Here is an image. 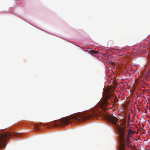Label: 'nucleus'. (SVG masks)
Instances as JSON below:
<instances>
[{
  "label": "nucleus",
  "mask_w": 150,
  "mask_h": 150,
  "mask_svg": "<svg viewBox=\"0 0 150 150\" xmlns=\"http://www.w3.org/2000/svg\"><path fill=\"white\" fill-rule=\"evenodd\" d=\"M109 104L105 98L103 99L100 101L93 110H91L86 113H79L69 117H66L56 121L52 123L55 126H59L70 123L75 121L82 122L83 120L88 119L92 117L97 116L98 115L99 112L98 108L101 110L106 109Z\"/></svg>",
  "instance_id": "nucleus-1"
},
{
  "label": "nucleus",
  "mask_w": 150,
  "mask_h": 150,
  "mask_svg": "<svg viewBox=\"0 0 150 150\" xmlns=\"http://www.w3.org/2000/svg\"><path fill=\"white\" fill-rule=\"evenodd\" d=\"M105 117L110 122L114 124L116 126L118 134V137L119 140V150H126L125 145L129 148L131 146L129 144L130 143L129 137H131V129H129L127 135L126 139L125 138L124 129L123 127H122L117 124V119L113 116H110L106 115Z\"/></svg>",
  "instance_id": "nucleus-2"
},
{
  "label": "nucleus",
  "mask_w": 150,
  "mask_h": 150,
  "mask_svg": "<svg viewBox=\"0 0 150 150\" xmlns=\"http://www.w3.org/2000/svg\"><path fill=\"white\" fill-rule=\"evenodd\" d=\"M11 134L6 133L0 134V148L4 147L6 146L4 142L8 138Z\"/></svg>",
  "instance_id": "nucleus-3"
},
{
  "label": "nucleus",
  "mask_w": 150,
  "mask_h": 150,
  "mask_svg": "<svg viewBox=\"0 0 150 150\" xmlns=\"http://www.w3.org/2000/svg\"><path fill=\"white\" fill-rule=\"evenodd\" d=\"M137 127V125L132 124V134L133 133H137L138 130Z\"/></svg>",
  "instance_id": "nucleus-4"
},
{
  "label": "nucleus",
  "mask_w": 150,
  "mask_h": 150,
  "mask_svg": "<svg viewBox=\"0 0 150 150\" xmlns=\"http://www.w3.org/2000/svg\"><path fill=\"white\" fill-rule=\"evenodd\" d=\"M130 115H129V116H128V117L127 118V126L128 127H129V126L131 125L130 124Z\"/></svg>",
  "instance_id": "nucleus-5"
},
{
  "label": "nucleus",
  "mask_w": 150,
  "mask_h": 150,
  "mask_svg": "<svg viewBox=\"0 0 150 150\" xmlns=\"http://www.w3.org/2000/svg\"><path fill=\"white\" fill-rule=\"evenodd\" d=\"M93 52L95 54H96V53H97V52H96V51H93Z\"/></svg>",
  "instance_id": "nucleus-6"
},
{
  "label": "nucleus",
  "mask_w": 150,
  "mask_h": 150,
  "mask_svg": "<svg viewBox=\"0 0 150 150\" xmlns=\"http://www.w3.org/2000/svg\"><path fill=\"white\" fill-rule=\"evenodd\" d=\"M132 150H134V148L133 147L132 145Z\"/></svg>",
  "instance_id": "nucleus-7"
},
{
  "label": "nucleus",
  "mask_w": 150,
  "mask_h": 150,
  "mask_svg": "<svg viewBox=\"0 0 150 150\" xmlns=\"http://www.w3.org/2000/svg\"><path fill=\"white\" fill-rule=\"evenodd\" d=\"M107 97L108 98H109V97H110V96H107Z\"/></svg>",
  "instance_id": "nucleus-8"
},
{
  "label": "nucleus",
  "mask_w": 150,
  "mask_h": 150,
  "mask_svg": "<svg viewBox=\"0 0 150 150\" xmlns=\"http://www.w3.org/2000/svg\"><path fill=\"white\" fill-rule=\"evenodd\" d=\"M132 139H134V140H135V139H134V138H132Z\"/></svg>",
  "instance_id": "nucleus-9"
},
{
  "label": "nucleus",
  "mask_w": 150,
  "mask_h": 150,
  "mask_svg": "<svg viewBox=\"0 0 150 150\" xmlns=\"http://www.w3.org/2000/svg\"><path fill=\"white\" fill-rule=\"evenodd\" d=\"M132 92L133 91V89H132Z\"/></svg>",
  "instance_id": "nucleus-10"
},
{
  "label": "nucleus",
  "mask_w": 150,
  "mask_h": 150,
  "mask_svg": "<svg viewBox=\"0 0 150 150\" xmlns=\"http://www.w3.org/2000/svg\"><path fill=\"white\" fill-rule=\"evenodd\" d=\"M132 53L133 52H132Z\"/></svg>",
  "instance_id": "nucleus-11"
},
{
  "label": "nucleus",
  "mask_w": 150,
  "mask_h": 150,
  "mask_svg": "<svg viewBox=\"0 0 150 150\" xmlns=\"http://www.w3.org/2000/svg\"><path fill=\"white\" fill-rule=\"evenodd\" d=\"M135 72V71H134V73H132V74H133V73H134Z\"/></svg>",
  "instance_id": "nucleus-12"
},
{
  "label": "nucleus",
  "mask_w": 150,
  "mask_h": 150,
  "mask_svg": "<svg viewBox=\"0 0 150 150\" xmlns=\"http://www.w3.org/2000/svg\"><path fill=\"white\" fill-rule=\"evenodd\" d=\"M132 71H133V70H132Z\"/></svg>",
  "instance_id": "nucleus-13"
},
{
  "label": "nucleus",
  "mask_w": 150,
  "mask_h": 150,
  "mask_svg": "<svg viewBox=\"0 0 150 150\" xmlns=\"http://www.w3.org/2000/svg\"><path fill=\"white\" fill-rule=\"evenodd\" d=\"M133 117H134V116Z\"/></svg>",
  "instance_id": "nucleus-14"
},
{
  "label": "nucleus",
  "mask_w": 150,
  "mask_h": 150,
  "mask_svg": "<svg viewBox=\"0 0 150 150\" xmlns=\"http://www.w3.org/2000/svg\"><path fill=\"white\" fill-rule=\"evenodd\" d=\"M130 69H131V68H130Z\"/></svg>",
  "instance_id": "nucleus-15"
},
{
  "label": "nucleus",
  "mask_w": 150,
  "mask_h": 150,
  "mask_svg": "<svg viewBox=\"0 0 150 150\" xmlns=\"http://www.w3.org/2000/svg\"><path fill=\"white\" fill-rule=\"evenodd\" d=\"M137 50H136V52H137Z\"/></svg>",
  "instance_id": "nucleus-16"
}]
</instances>
